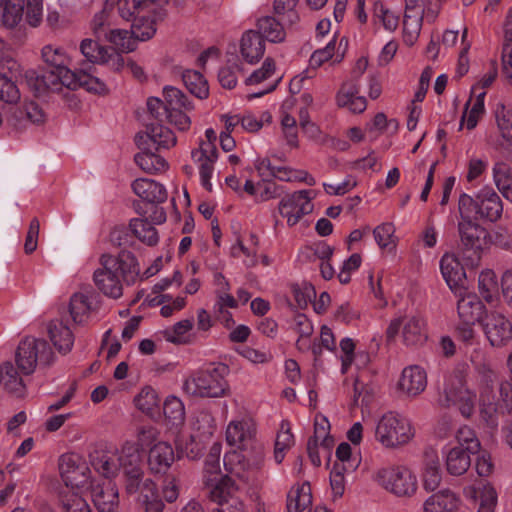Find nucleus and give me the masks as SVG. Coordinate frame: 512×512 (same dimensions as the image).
Returning <instances> with one entry per match:
<instances>
[{"instance_id": "nucleus-1", "label": "nucleus", "mask_w": 512, "mask_h": 512, "mask_svg": "<svg viewBox=\"0 0 512 512\" xmlns=\"http://www.w3.org/2000/svg\"><path fill=\"white\" fill-rule=\"evenodd\" d=\"M41 55L48 66L47 70L42 74L28 70L24 75L27 85L36 95L47 91L60 92L63 87L69 90L84 88L95 94L107 92L106 84L86 70L71 71L68 68L69 57L63 48L46 45L42 48Z\"/></svg>"}, {"instance_id": "nucleus-2", "label": "nucleus", "mask_w": 512, "mask_h": 512, "mask_svg": "<svg viewBox=\"0 0 512 512\" xmlns=\"http://www.w3.org/2000/svg\"><path fill=\"white\" fill-rule=\"evenodd\" d=\"M101 268L95 270L93 281L106 296L118 299L123 295L122 281L127 285L136 282L140 267L135 255L122 249L116 256L105 253L99 258Z\"/></svg>"}, {"instance_id": "nucleus-3", "label": "nucleus", "mask_w": 512, "mask_h": 512, "mask_svg": "<svg viewBox=\"0 0 512 512\" xmlns=\"http://www.w3.org/2000/svg\"><path fill=\"white\" fill-rule=\"evenodd\" d=\"M229 366L214 362L193 372L183 383L184 391L195 397L219 398L229 393Z\"/></svg>"}, {"instance_id": "nucleus-4", "label": "nucleus", "mask_w": 512, "mask_h": 512, "mask_svg": "<svg viewBox=\"0 0 512 512\" xmlns=\"http://www.w3.org/2000/svg\"><path fill=\"white\" fill-rule=\"evenodd\" d=\"M15 361L23 375H31L38 363L50 365L54 361V353L44 339L26 337L17 347Z\"/></svg>"}, {"instance_id": "nucleus-5", "label": "nucleus", "mask_w": 512, "mask_h": 512, "mask_svg": "<svg viewBox=\"0 0 512 512\" xmlns=\"http://www.w3.org/2000/svg\"><path fill=\"white\" fill-rule=\"evenodd\" d=\"M471 205L470 200L463 198L460 207H458L460 220L457 228L462 246L466 250L478 252L487 245L489 233L477 222V219L471 215Z\"/></svg>"}, {"instance_id": "nucleus-6", "label": "nucleus", "mask_w": 512, "mask_h": 512, "mask_svg": "<svg viewBox=\"0 0 512 512\" xmlns=\"http://www.w3.org/2000/svg\"><path fill=\"white\" fill-rule=\"evenodd\" d=\"M413 436L414 432L409 421L393 412L384 414L375 430L377 441L387 448L407 444Z\"/></svg>"}, {"instance_id": "nucleus-7", "label": "nucleus", "mask_w": 512, "mask_h": 512, "mask_svg": "<svg viewBox=\"0 0 512 512\" xmlns=\"http://www.w3.org/2000/svg\"><path fill=\"white\" fill-rule=\"evenodd\" d=\"M463 198L471 201V215L476 219L480 218L490 222L499 220L503 213V204L499 195L491 187H483L473 198L463 193L458 200V207L462 203Z\"/></svg>"}, {"instance_id": "nucleus-8", "label": "nucleus", "mask_w": 512, "mask_h": 512, "mask_svg": "<svg viewBox=\"0 0 512 512\" xmlns=\"http://www.w3.org/2000/svg\"><path fill=\"white\" fill-rule=\"evenodd\" d=\"M117 462L119 471L123 474L125 490L137 489L138 480L145 476L138 444L125 442L117 456Z\"/></svg>"}, {"instance_id": "nucleus-9", "label": "nucleus", "mask_w": 512, "mask_h": 512, "mask_svg": "<svg viewBox=\"0 0 512 512\" xmlns=\"http://www.w3.org/2000/svg\"><path fill=\"white\" fill-rule=\"evenodd\" d=\"M402 327L403 342L407 346L421 345L427 340L426 321L421 315H412L406 319H392L387 330V341L391 342Z\"/></svg>"}, {"instance_id": "nucleus-10", "label": "nucleus", "mask_w": 512, "mask_h": 512, "mask_svg": "<svg viewBox=\"0 0 512 512\" xmlns=\"http://www.w3.org/2000/svg\"><path fill=\"white\" fill-rule=\"evenodd\" d=\"M377 479L387 490L397 496H410L417 489V480L405 466H391L378 471Z\"/></svg>"}, {"instance_id": "nucleus-11", "label": "nucleus", "mask_w": 512, "mask_h": 512, "mask_svg": "<svg viewBox=\"0 0 512 512\" xmlns=\"http://www.w3.org/2000/svg\"><path fill=\"white\" fill-rule=\"evenodd\" d=\"M60 475L66 485V489L87 488L94 482L90 480V469L82 458L74 453L63 454L59 459Z\"/></svg>"}, {"instance_id": "nucleus-12", "label": "nucleus", "mask_w": 512, "mask_h": 512, "mask_svg": "<svg viewBox=\"0 0 512 512\" xmlns=\"http://www.w3.org/2000/svg\"><path fill=\"white\" fill-rule=\"evenodd\" d=\"M163 96L164 101L158 97H149L147 99L148 112L157 121L164 122V116L168 111L178 108H184L186 111L193 109V105L187 96L176 87L165 86Z\"/></svg>"}, {"instance_id": "nucleus-13", "label": "nucleus", "mask_w": 512, "mask_h": 512, "mask_svg": "<svg viewBox=\"0 0 512 512\" xmlns=\"http://www.w3.org/2000/svg\"><path fill=\"white\" fill-rule=\"evenodd\" d=\"M311 191L301 190L286 195L279 202V213L287 219V224L292 227L300 219L313 211L314 205L311 202Z\"/></svg>"}, {"instance_id": "nucleus-14", "label": "nucleus", "mask_w": 512, "mask_h": 512, "mask_svg": "<svg viewBox=\"0 0 512 512\" xmlns=\"http://www.w3.org/2000/svg\"><path fill=\"white\" fill-rule=\"evenodd\" d=\"M158 121L157 124H147L145 132H139L135 136V143L139 149H148V146L155 151L169 149L176 144V136L168 127Z\"/></svg>"}, {"instance_id": "nucleus-15", "label": "nucleus", "mask_w": 512, "mask_h": 512, "mask_svg": "<svg viewBox=\"0 0 512 512\" xmlns=\"http://www.w3.org/2000/svg\"><path fill=\"white\" fill-rule=\"evenodd\" d=\"M483 326L487 339L494 347L505 346L512 339V323L498 311L488 313Z\"/></svg>"}, {"instance_id": "nucleus-16", "label": "nucleus", "mask_w": 512, "mask_h": 512, "mask_svg": "<svg viewBox=\"0 0 512 512\" xmlns=\"http://www.w3.org/2000/svg\"><path fill=\"white\" fill-rule=\"evenodd\" d=\"M88 489L98 512H118L119 494L115 483L111 480L94 481Z\"/></svg>"}, {"instance_id": "nucleus-17", "label": "nucleus", "mask_w": 512, "mask_h": 512, "mask_svg": "<svg viewBox=\"0 0 512 512\" xmlns=\"http://www.w3.org/2000/svg\"><path fill=\"white\" fill-rule=\"evenodd\" d=\"M127 494H138V502L145 512H163L164 503L159 496L157 484L147 477L138 480L137 489L125 490Z\"/></svg>"}, {"instance_id": "nucleus-18", "label": "nucleus", "mask_w": 512, "mask_h": 512, "mask_svg": "<svg viewBox=\"0 0 512 512\" xmlns=\"http://www.w3.org/2000/svg\"><path fill=\"white\" fill-rule=\"evenodd\" d=\"M174 460V450L167 442H158L149 450L148 467L153 474H166Z\"/></svg>"}, {"instance_id": "nucleus-19", "label": "nucleus", "mask_w": 512, "mask_h": 512, "mask_svg": "<svg viewBox=\"0 0 512 512\" xmlns=\"http://www.w3.org/2000/svg\"><path fill=\"white\" fill-rule=\"evenodd\" d=\"M440 269L449 288L455 292L461 291L466 274L460 261L454 255L446 253L441 258Z\"/></svg>"}, {"instance_id": "nucleus-20", "label": "nucleus", "mask_w": 512, "mask_h": 512, "mask_svg": "<svg viewBox=\"0 0 512 512\" xmlns=\"http://www.w3.org/2000/svg\"><path fill=\"white\" fill-rule=\"evenodd\" d=\"M131 187L137 196L150 204L164 203L168 197L165 187L152 179L138 178Z\"/></svg>"}, {"instance_id": "nucleus-21", "label": "nucleus", "mask_w": 512, "mask_h": 512, "mask_svg": "<svg viewBox=\"0 0 512 512\" xmlns=\"http://www.w3.org/2000/svg\"><path fill=\"white\" fill-rule=\"evenodd\" d=\"M246 464L247 460L240 452L233 451L225 454L224 468L227 472L225 476H231L232 479L238 480L244 485L249 484L254 479L255 474Z\"/></svg>"}, {"instance_id": "nucleus-22", "label": "nucleus", "mask_w": 512, "mask_h": 512, "mask_svg": "<svg viewBox=\"0 0 512 512\" xmlns=\"http://www.w3.org/2000/svg\"><path fill=\"white\" fill-rule=\"evenodd\" d=\"M427 385L425 371L419 366H410L402 371L398 382L399 389L408 396H416L423 392Z\"/></svg>"}, {"instance_id": "nucleus-23", "label": "nucleus", "mask_w": 512, "mask_h": 512, "mask_svg": "<svg viewBox=\"0 0 512 512\" xmlns=\"http://www.w3.org/2000/svg\"><path fill=\"white\" fill-rule=\"evenodd\" d=\"M265 41L255 30L243 33L240 41V54L249 64L257 63L264 55Z\"/></svg>"}, {"instance_id": "nucleus-24", "label": "nucleus", "mask_w": 512, "mask_h": 512, "mask_svg": "<svg viewBox=\"0 0 512 512\" xmlns=\"http://www.w3.org/2000/svg\"><path fill=\"white\" fill-rule=\"evenodd\" d=\"M468 391L469 389L461 377L449 376L445 381L443 391L439 394L438 404L444 408L455 406L463 396L468 395Z\"/></svg>"}, {"instance_id": "nucleus-25", "label": "nucleus", "mask_w": 512, "mask_h": 512, "mask_svg": "<svg viewBox=\"0 0 512 512\" xmlns=\"http://www.w3.org/2000/svg\"><path fill=\"white\" fill-rule=\"evenodd\" d=\"M0 382L8 393L16 397H22L26 392V385L18 369L10 361L0 364Z\"/></svg>"}, {"instance_id": "nucleus-26", "label": "nucleus", "mask_w": 512, "mask_h": 512, "mask_svg": "<svg viewBox=\"0 0 512 512\" xmlns=\"http://www.w3.org/2000/svg\"><path fill=\"white\" fill-rule=\"evenodd\" d=\"M48 335L55 348L62 354L71 351L74 344V335L70 328L59 320L48 324Z\"/></svg>"}, {"instance_id": "nucleus-27", "label": "nucleus", "mask_w": 512, "mask_h": 512, "mask_svg": "<svg viewBox=\"0 0 512 512\" xmlns=\"http://www.w3.org/2000/svg\"><path fill=\"white\" fill-rule=\"evenodd\" d=\"M485 306L475 295H466L458 300L457 311L461 322L475 324L480 321Z\"/></svg>"}, {"instance_id": "nucleus-28", "label": "nucleus", "mask_w": 512, "mask_h": 512, "mask_svg": "<svg viewBox=\"0 0 512 512\" xmlns=\"http://www.w3.org/2000/svg\"><path fill=\"white\" fill-rule=\"evenodd\" d=\"M256 33L261 35L262 39L271 43H281L286 38V32L283 24L273 16H264L258 19L256 24Z\"/></svg>"}, {"instance_id": "nucleus-29", "label": "nucleus", "mask_w": 512, "mask_h": 512, "mask_svg": "<svg viewBox=\"0 0 512 512\" xmlns=\"http://www.w3.org/2000/svg\"><path fill=\"white\" fill-rule=\"evenodd\" d=\"M459 499L448 489L431 495L424 503L425 512H452L457 509Z\"/></svg>"}, {"instance_id": "nucleus-30", "label": "nucleus", "mask_w": 512, "mask_h": 512, "mask_svg": "<svg viewBox=\"0 0 512 512\" xmlns=\"http://www.w3.org/2000/svg\"><path fill=\"white\" fill-rule=\"evenodd\" d=\"M141 152L134 156L135 163L146 173L156 174L168 169L167 161L157 155L154 148L140 149Z\"/></svg>"}, {"instance_id": "nucleus-31", "label": "nucleus", "mask_w": 512, "mask_h": 512, "mask_svg": "<svg viewBox=\"0 0 512 512\" xmlns=\"http://www.w3.org/2000/svg\"><path fill=\"white\" fill-rule=\"evenodd\" d=\"M89 460L93 468L106 480L115 477L119 472L117 457L110 456L104 451L95 449L89 454Z\"/></svg>"}, {"instance_id": "nucleus-32", "label": "nucleus", "mask_w": 512, "mask_h": 512, "mask_svg": "<svg viewBox=\"0 0 512 512\" xmlns=\"http://www.w3.org/2000/svg\"><path fill=\"white\" fill-rule=\"evenodd\" d=\"M498 411L501 412L498 390L495 391L493 387L480 388L481 417L488 424H494V416Z\"/></svg>"}, {"instance_id": "nucleus-33", "label": "nucleus", "mask_w": 512, "mask_h": 512, "mask_svg": "<svg viewBox=\"0 0 512 512\" xmlns=\"http://www.w3.org/2000/svg\"><path fill=\"white\" fill-rule=\"evenodd\" d=\"M470 455L463 447H453L446 455L447 472L454 476H460L467 472L471 465Z\"/></svg>"}, {"instance_id": "nucleus-34", "label": "nucleus", "mask_w": 512, "mask_h": 512, "mask_svg": "<svg viewBox=\"0 0 512 512\" xmlns=\"http://www.w3.org/2000/svg\"><path fill=\"white\" fill-rule=\"evenodd\" d=\"M240 491V484L232 479L231 476H222L221 479L210 490L209 497L212 501L217 503L228 502L233 497H238L237 493Z\"/></svg>"}, {"instance_id": "nucleus-35", "label": "nucleus", "mask_w": 512, "mask_h": 512, "mask_svg": "<svg viewBox=\"0 0 512 512\" xmlns=\"http://www.w3.org/2000/svg\"><path fill=\"white\" fill-rule=\"evenodd\" d=\"M252 439V432L247 422L232 421L226 429V440L229 445L244 448Z\"/></svg>"}, {"instance_id": "nucleus-36", "label": "nucleus", "mask_w": 512, "mask_h": 512, "mask_svg": "<svg viewBox=\"0 0 512 512\" xmlns=\"http://www.w3.org/2000/svg\"><path fill=\"white\" fill-rule=\"evenodd\" d=\"M312 495L311 488L308 482L291 490L287 496V511L288 512H302L306 507L311 505Z\"/></svg>"}, {"instance_id": "nucleus-37", "label": "nucleus", "mask_w": 512, "mask_h": 512, "mask_svg": "<svg viewBox=\"0 0 512 512\" xmlns=\"http://www.w3.org/2000/svg\"><path fill=\"white\" fill-rule=\"evenodd\" d=\"M182 80L188 91L199 99H206L209 95V86L205 77L196 70H186Z\"/></svg>"}, {"instance_id": "nucleus-38", "label": "nucleus", "mask_w": 512, "mask_h": 512, "mask_svg": "<svg viewBox=\"0 0 512 512\" xmlns=\"http://www.w3.org/2000/svg\"><path fill=\"white\" fill-rule=\"evenodd\" d=\"M129 226L135 238H138L141 242L149 246H154L158 243V232L148 219H131Z\"/></svg>"}, {"instance_id": "nucleus-39", "label": "nucleus", "mask_w": 512, "mask_h": 512, "mask_svg": "<svg viewBox=\"0 0 512 512\" xmlns=\"http://www.w3.org/2000/svg\"><path fill=\"white\" fill-rule=\"evenodd\" d=\"M104 39L115 46V50L122 53L132 52L135 49V38L131 31L126 29H109L104 33Z\"/></svg>"}, {"instance_id": "nucleus-40", "label": "nucleus", "mask_w": 512, "mask_h": 512, "mask_svg": "<svg viewBox=\"0 0 512 512\" xmlns=\"http://www.w3.org/2000/svg\"><path fill=\"white\" fill-rule=\"evenodd\" d=\"M23 0H6L0 4L2 23L7 28H13L21 21L23 16Z\"/></svg>"}, {"instance_id": "nucleus-41", "label": "nucleus", "mask_w": 512, "mask_h": 512, "mask_svg": "<svg viewBox=\"0 0 512 512\" xmlns=\"http://www.w3.org/2000/svg\"><path fill=\"white\" fill-rule=\"evenodd\" d=\"M167 3L168 0H125V5H127L129 9H133L132 12H129L130 16L147 10L155 14V17L159 20H163L166 16V12L162 7Z\"/></svg>"}, {"instance_id": "nucleus-42", "label": "nucleus", "mask_w": 512, "mask_h": 512, "mask_svg": "<svg viewBox=\"0 0 512 512\" xmlns=\"http://www.w3.org/2000/svg\"><path fill=\"white\" fill-rule=\"evenodd\" d=\"M59 502L65 512H90L86 500L70 489L59 492Z\"/></svg>"}, {"instance_id": "nucleus-43", "label": "nucleus", "mask_w": 512, "mask_h": 512, "mask_svg": "<svg viewBox=\"0 0 512 512\" xmlns=\"http://www.w3.org/2000/svg\"><path fill=\"white\" fill-rule=\"evenodd\" d=\"M193 428L198 433L200 440L209 439L216 431L215 419L211 412L207 410L198 411L195 415Z\"/></svg>"}, {"instance_id": "nucleus-44", "label": "nucleus", "mask_w": 512, "mask_h": 512, "mask_svg": "<svg viewBox=\"0 0 512 512\" xmlns=\"http://www.w3.org/2000/svg\"><path fill=\"white\" fill-rule=\"evenodd\" d=\"M192 328L193 319H184L175 323L172 328L166 329L162 333L166 341L176 345H183L190 343V339L186 336V333Z\"/></svg>"}, {"instance_id": "nucleus-45", "label": "nucleus", "mask_w": 512, "mask_h": 512, "mask_svg": "<svg viewBox=\"0 0 512 512\" xmlns=\"http://www.w3.org/2000/svg\"><path fill=\"white\" fill-rule=\"evenodd\" d=\"M137 16L134 17L133 24L131 26V34L137 40L146 41L151 39L156 33L155 23L156 21H160L155 16L152 20L145 18V16ZM136 15V13L134 14Z\"/></svg>"}, {"instance_id": "nucleus-46", "label": "nucleus", "mask_w": 512, "mask_h": 512, "mask_svg": "<svg viewBox=\"0 0 512 512\" xmlns=\"http://www.w3.org/2000/svg\"><path fill=\"white\" fill-rule=\"evenodd\" d=\"M91 309V302L88 295L80 292L72 295L69 303V312L75 323H82L84 316H86Z\"/></svg>"}, {"instance_id": "nucleus-47", "label": "nucleus", "mask_w": 512, "mask_h": 512, "mask_svg": "<svg viewBox=\"0 0 512 512\" xmlns=\"http://www.w3.org/2000/svg\"><path fill=\"white\" fill-rule=\"evenodd\" d=\"M424 15L404 14L403 40L408 46H412L419 37Z\"/></svg>"}, {"instance_id": "nucleus-48", "label": "nucleus", "mask_w": 512, "mask_h": 512, "mask_svg": "<svg viewBox=\"0 0 512 512\" xmlns=\"http://www.w3.org/2000/svg\"><path fill=\"white\" fill-rule=\"evenodd\" d=\"M494 182L498 190L512 202V177L508 174V168L504 163H496L493 168Z\"/></svg>"}, {"instance_id": "nucleus-49", "label": "nucleus", "mask_w": 512, "mask_h": 512, "mask_svg": "<svg viewBox=\"0 0 512 512\" xmlns=\"http://www.w3.org/2000/svg\"><path fill=\"white\" fill-rule=\"evenodd\" d=\"M163 413L173 425H179L184 422L185 408L182 401L176 396L166 398L163 405Z\"/></svg>"}, {"instance_id": "nucleus-50", "label": "nucleus", "mask_w": 512, "mask_h": 512, "mask_svg": "<svg viewBox=\"0 0 512 512\" xmlns=\"http://www.w3.org/2000/svg\"><path fill=\"white\" fill-rule=\"evenodd\" d=\"M456 438L458 445L456 447H463L466 451L474 454L480 453L481 444L473 429L468 426H462L458 429Z\"/></svg>"}, {"instance_id": "nucleus-51", "label": "nucleus", "mask_w": 512, "mask_h": 512, "mask_svg": "<svg viewBox=\"0 0 512 512\" xmlns=\"http://www.w3.org/2000/svg\"><path fill=\"white\" fill-rule=\"evenodd\" d=\"M21 93L16 83L6 76L4 73H0V101L14 105L19 102Z\"/></svg>"}, {"instance_id": "nucleus-52", "label": "nucleus", "mask_w": 512, "mask_h": 512, "mask_svg": "<svg viewBox=\"0 0 512 512\" xmlns=\"http://www.w3.org/2000/svg\"><path fill=\"white\" fill-rule=\"evenodd\" d=\"M477 493L479 499L478 512H495L497 492L494 487L490 484H485Z\"/></svg>"}, {"instance_id": "nucleus-53", "label": "nucleus", "mask_w": 512, "mask_h": 512, "mask_svg": "<svg viewBox=\"0 0 512 512\" xmlns=\"http://www.w3.org/2000/svg\"><path fill=\"white\" fill-rule=\"evenodd\" d=\"M107 49L92 39H84L80 45L81 53L92 64H98L103 59Z\"/></svg>"}, {"instance_id": "nucleus-54", "label": "nucleus", "mask_w": 512, "mask_h": 512, "mask_svg": "<svg viewBox=\"0 0 512 512\" xmlns=\"http://www.w3.org/2000/svg\"><path fill=\"white\" fill-rule=\"evenodd\" d=\"M134 238L135 236L130 226H116L111 230L109 235L111 244L117 247H123V249L132 246L135 243Z\"/></svg>"}, {"instance_id": "nucleus-55", "label": "nucleus", "mask_w": 512, "mask_h": 512, "mask_svg": "<svg viewBox=\"0 0 512 512\" xmlns=\"http://www.w3.org/2000/svg\"><path fill=\"white\" fill-rule=\"evenodd\" d=\"M240 453L245 456L247 460V467L253 471L254 474L258 472L264 463V450L260 444H254L251 446V449L248 450L246 446L244 448H240Z\"/></svg>"}, {"instance_id": "nucleus-56", "label": "nucleus", "mask_w": 512, "mask_h": 512, "mask_svg": "<svg viewBox=\"0 0 512 512\" xmlns=\"http://www.w3.org/2000/svg\"><path fill=\"white\" fill-rule=\"evenodd\" d=\"M291 290L297 306L300 309H305L308 304L312 302V300L316 297V291L311 284L305 283L303 286L294 284L291 286Z\"/></svg>"}, {"instance_id": "nucleus-57", "label": "nucleus", "mask_w": 512, "mask_h": 512, "mask_svg": "<svg viewBox=\"0 0 512 512\" xmlns=\"http://www.w3.org/2000/svg\"><path fill=\"white\" fill-rule=\"evenodd\" d=\"M496 121L503 138L512 145V110H506L501 105V110L496 111Z\"/></svg>"}, {"instance_id": "nucleus-58", "label": "nucleus", "mask_w": 512, "mask_h": 512, "mask_svg": "<svg viewBox=\"0 0 512 512\" xmlns=\"http://www.w3.org/2000/svg\"><path fill=\"white\" fill-rule=\"evenodd\" d=\"M475 370L480 381V388L493 387L497 380V373L489 362L476 363Z\"/></svg>"}, {"instance_id": "nucleus-59", "label": "nucleus", "mask_w": 512, "mask_h": 512, "mask_svg": "<svg viewBox=\"0 0 512 512\" xmlns=\"http://www.w3.org/2000/svg\"><path fill=\"white\" fill-rule=\"evenodd\" d=\"M186 112L184 108L168 111L164 116V121L167 120L168 123L174 125L180 131H187L190 128L191 120Z\"/></svg>"}, {"instance_id": "nucleus-60", "label": "nucleus", "mask_w": 512, "mask_h": 512, "mask_svg": "<svg viewBox=\"0 0 512 512\" xmlns=\"http://www.w3.org/2000/svg\"><path fill=\"white\" fill-rule=\"evenodd\" d=\"M374 15L381 20L386 30L393 32L397 29L399 24V16L386 9L383 4H375Z\"/></svg>"}, {"instance_id": "nucleus-61", "label": "nucleus", "mask_w": 512, "mask_h": 512, "mask_svg": "<svg viewBox=\"0 0 512 512\" xmlns=\"http://www.w3.org/2000/svg\"><path fill=\"white\" fill-rule=\"evenodd\" d=\"M275 71V62L273 58L267 57L260 69L255 70L247 79L246 84H258L268 79Z\"/></svg>"}, {"instance_id": "nucleus-62", "label": "nucleus", "mask_w": 512, "mask_h": 512, "mask_svg": "<svg viewBox=\"0 0 512 512\" xmlns=\"http://www.w3.org/2000/svg\"><path fill=\"white\" fill-rule=\"evenodd\" d=\"M157 401V394L150 387L142 389L140 394L135 399L137 407L143 412L152 411L153 408L157 405Z\"/></svg>"}, {"instance_id": "nucleus-63", "label": "nucleus", "mask_w": 512, "mask_h": 512, "mask_svg": "<svg viewBox=\"0 0 512 512\" xmlns=\"http://www.w3.org/2000/svg\"><path fill=\"white\" fill-rule=\"evenodd\" d=\"M394 232L395 228L391 223H383L373 230L375 241L381 249L387 248L392 244Z\"/></svg>"}, {"instance_id": "nucleus-64", "label": "nucleus", "mask_w": 512, "mask_h": 512, "mask_svg": "<svg viewBox=\"0 0 512 512\" xmlns=\"http://www.w3.org/2000/svg\"><path fill=\"white\" fill-rule=\"evenodd\" d=\"M179 480L174 475H167L162 484V496L168 503H173L179 497Z\"/></svg>"}]
</instances>
